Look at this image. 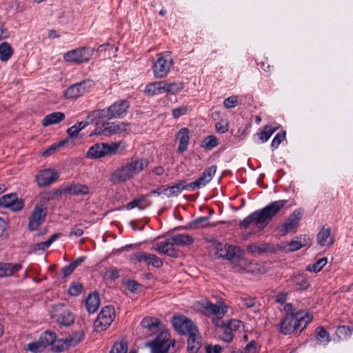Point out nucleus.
<instances>
[{
	"instance_id": "obj_3",
	"label": "nucleus",
	"mask_w": 353,
	"mask_h": 353,
	"mask_svg": "<svg viewBox=\"0 0 353 353\" xmlns=\"http://www.w3.org/2000/svg\"><path fill=\"white\" fill-rule=\"evenodd\" d=\"M192 308L207 317H212V323L216 327H222L221 319L228 312V306L223 301L212 303L208 299L196 301L193 303Z\"/></svg>"
},
{
	"instance_id": "obj_48",
	"label": "nucleus",
	"mask_w": 353,
	"mask_h": 353,
	"mask_svg": "<svg viewBox=\"0 0 353 353\" xmlns=\"http://www.w3.org/2000/svg\"><path fill=\"white\" fill-rule=\"evenodd\" d=\"M150 256V253H147L145 252H139L137 253H134L130 256V261L134 263H142L145 262L147 263L148 260Z\"/></svg>"
},
{
	"instance_id": "obj_54",
	"label": "nucleus",
	"mask_w": 353,
	"mask_h": 353,
	"mask_svg": "<svg viewBox=\"0 0 353 353\" xmlns=\"http://www.w3.org/2000/svg\"><path fill=\"white\" fill-rule=\"evenodd\" d=\"M228 244H219L216 247L214 255L218 259H226L227 256V246Z\"/></svg>"
},
{
	"instance_id": "obj_20",
	"label": "nucleus",
	"mask_w": 353,
	"mask_h": 353,
	"mask_svg": "<svg viewBox=\"0 0 353 353\" xmlns=\"http://www.w3.org/2000/svg\"><path fill=\"white\" fill-rule=\"evenodd\" d=\"M216 171V165H211L207 168L202 174L194 182L190 183L192 190L200 189L202 187L205 186L214 176Z\"/></svg>"
},
{
	"instance_id": "obj_28",
	"label": "nucleus",
	"mask_w": 353,
	"mask_h": 353,
	"mask_svg": "<svg viewBox=\"0 0 353 353\" xmlns=\"http://www.w3.org/2000/svg\"><path fill=\"white\" fill-rule=\"evenodd\" d=\"M165 93L168 95H174L181 92L185 87V83L183 81H170L164 80Z\"/></svg>"
},
{
	"instance_id": "obj_29",
	"label": "nucleus",
	"mask_w": 353,
	"mask_h": 353,
	"mask_svg": "<svg viewBox=\"0 0 353 353\" xmlns=\"http://www.w3.org/2000/svg\"><path fill=\"white\" fill-rule=\"evenodd\" d=\"M177 139L179 141V144L178 147V152L179 153L184 152L189 145L190 136H189V130L187 128H181L177 134Z\"/></svg>"
},
{
	"instance_id": "obj_10",
	"label": "nucleus",
	"mask_w": 353,
	"mask_h": 353,
	"mask_svg": "<svg viewBox=\"0 0 353 353\" xmlns=\"http://www.w3.org/2000/svg\"><path fill=\"white\" fill-rule=\"evenodd\" d=\"M114 317L115 311L114 307L107 305L103 307L94 323V329L97 332L107 330L113 322Z\"/></svg>"
},
{
	"instance_id": "obj_63",
	"label": "nucleus",
	"mask_w": 353,
	"mask_h": 353,
	"mask_svg": "<svg viewBox=\"0 0 353 353\" xmlns=\"http://www.w3.org/2000/svg\"><path fill=\"white\" fill-rule=\"evenodd\" d=\"M261 68L265 72H271L273 70V66L270 65L268 63L267 59H265L264 61L259 63Z\"/></svg>"
},
{
	"instance_id": "obj_55",
	"label": "nucleus",
	"mask_w": 353,
	"mask_h": 353,
	"mask_svg": "<svg viewBox=\"0 0 353 353\" xmlns=\"http://www.w3.org/2000/svg\"><path fill=\"white\" fill-rule=\"evenodd\" d=\"M44 349V345L41 343V341L38 342H32L28 344L27 350L33 352V353H39L41 352Z\"/></svg>"
},
{
	"instance_id": "obj_34",
	"label": "nucleus",
	"mask_w": 353,
	"mask_h": 353,
	"mask_svg": "<svg viewBox=\"0 0 353 353\" xmlns=\"http://www.w3.org/2000/svg\"><path fill=\"white\" fill-rule=\"evenodd\" d=\"M100 305V299L97 293L88 295L85 299V307L89 313H94Z\"/></svg>"
},
{
	"instance_id": "obj_15",
	"label": "nucleus",
	"mask_w": 353,
	"mask_h": 353,
	"mask_svg": "<svg viewBox=\"0 0 353 353\" xmlns=\"http://www.w3.org/2000/svg\"><path fill=\"white\" fill-rule=\"evenodd\" d=\"M129 108L130 103L125 99L115 101L106 108L109 120L123 118L126 116Z\"/></svg>"
},
{
	"instance_id": "obj_16",
	"label": "nucleus",
	"mask_w": 353,
	"mask_h": 353,
	"mask_svg": "<svg viewBox=\"0 0 353 353\" xmlns=\"http://www.w3.org/2000/svg\"><path fill=\"white\" fill-rule=\"evenodd\" d=\"M47 214L46 208L42 205L37 204L29 218L28 228L33 231L37 230L39 225L45 221Z\"/></svg>"
},
{
	"instance_id": "obj_26",
	"label": "nucleus",
	"mask_w": 353,
	"mask_h": 353,
	"mask_svg": "<svg viewBox=\"0 0 353 353\" xmlns=\"http://www.w3.org/2000/svg\"><path fill=\"white\" fill-rule=\"evenodd\" d=\"M227 256L226 260H228L234 265V266L237 269L238 266L240 264V261L243 259L241 256V249L234 245H227Z\"/></svg>"
},
{
	"instance_id": "obj_41",
	"label": "nucleus",
	"mask_w": 353,
	"mask_h": 353,
	"mask_svg": "<svg viewBox=\"0 0 353 353\" xmlns=\"http://www.w3.org/2000/svg\"><path fill=\"white\" fill-rule=\"evenodd\" d=\"M89 125V122L80 121L77 122L74 125L68 128L67 133L68 134L70 138H75L78 136L79 132L84 129L86 126Z\"/></svg>"
},
{
	"instance_id": "obj_6",
	"label": "nucleus",
	"mask_w": 353,
	"mask_h": 353,
	"mask_svg": "<svg viewBox=\"0 0 353 353\" xmlns=\"http://www.w3.org/2000/svg\"><path fill=\"white\" fill-rule=\"evenodd\" d=\"M126 148L127 144L123 141L110 143H97L89 148L87 157L91 159H98L106 156H113L122 153Z\"/></svg>"
},
{
	"instance_id": "obj_57",
	"label": "nucleus",
	"mask_w": 353,
	"mask_h": 353,
	"mask_svg": "<svg viewBox=\"0 0 353 353\" xmlns=\"http://www.w3.org/2000/svg\"><path fill=\"white\" fill-rule=\"evenodd\" d=\"M241 300L243 305L248 308H254L256 305V301L254 297L246 296L241 297Z\"/></svg>"
},
{
	"instance_id": "obj_22",
	"label": "nucleus",
	"mask_w": 353,
	"mask_h": 353,
	"mask_svg": "<svg viewBox=\"0 0 353 353\" xmlns=\"http://www.w3.org/2000/svg\"><path fill=\"white\" fill-rule=\"evenodd\" d=\"M62 192L72 195L85 196L90 194V190L88 185L78 183H71L62 188Z\"/></svg>"
},
{
	"instance_id": "obj_23",
	"label": "nucleus",
	"mask_w": 353,
	"mask_h": 353,
	"mask_svg": "<svg viewBox=\"0 0 353 353\" xmlns=\"http://www.w3.org/2000/svg\"><path fill=\"white\" fill-rule=\"evenodd\" d=\"M89 124H94L96 125L104 123L105 120H109V116L107 109H97L89 112L86 117Z\"/></svg>"
},
{
	"instance_id": "obj_27",
	"label": "nucleus",
	"mask_w": 353,
	"mask_h": 353,
	"mask_svg": "<svg viewBox=\"0 0 353 353\" xmlns=\"http://www.w3.org/2000/svg\"><path fill=\"white\" fill-rule=\"evenodd\" d=\"M143 92L145 95L148 97H153L155 95H159L165 93V85L164 80L159 81H154L148 83L144 90Z\"/></svg>"
},
{
	"instance_id": "obj_18",
	"label": "nucleus",
	"mask_w": 353,
	"mask_h": 353,
	"mask_svg": "<svg viewBox=\"0 0 353 353\" xmlns=\"http://www.w3.org/2000/svg\"><path fill=\"white\" fill-rule=\"evenodd\" d=\"M59 177V173L53 169H45L36 175L37 184L39 187H46L55 182Z\"/></svg>"
},
{
	"instance_id": "obj_36",
	"label": "nucleus",
	"mask_w": 353,
	"mask_h": 353,
	"mask_svg": "<svg viewBox=\"0 0 353 353\" xmlns=\"http://www.w3.org/2000/svg\"><path fill=\"white\" fill-rule=\"evenodd\" d=\"M61 236V233H55L51 236V237L46 241L38 243L32 247V251L37 252L38 251H45L47 250L50 245L54 242L59 237Z\"/></svg>"
},
{
	"instance_id": "obj_44",
	"label": "nucleus",
	"mask_w": 353,
	"mask_h": 353,
	"mask_svg": "<svg viewBox=\"0 0 353 353\" xmlns=\"http://www.w3.org/2000/svg\"><path fill=\"white\" fill-rule=\"evenodd\" d=\"M316 339L320 344L326 345L330 342V334L323 327H319L317 328Z\"/></svg>"
},
{
	"instance_id": "obj_39",
	"label": "nucleus",
	"mask_w": 353,
	"mask_h": 353,
	"mask_svg": "<svg viewBox=\"0 0 353 353\" xmlns=\"http://www.w3.org/2000/svg\"><path fill=\"white\" fill-rule=\"evenodd\" d=\"M278 127H272L271 125H265L263 130L258 132L259 139L265 143L270 138V137L276 131Z\"/></svg>"
},
{
	"instance_id": "obj_45",
	"label": "nucleus",
	"mask_w": 353,
	"mask_h": 353,
	"mask_svg": "<svg viewBox=\"0 0 353 353\" xmlns=\"http://www.w3.org/2000/svg\"><path fill=\"white\" fill-rule=\"evenodd\" d=\"M218 145V139L214 135H209L203 140L202 148L210 150Z\"/></svg>"
},
{
	"instance_id": "obj_50",
	"label": "nucleus",
	"mask_w": 353,
	"mask_h": 353,
	"mask_svg": "<svg viewBox=\"0 0 353 353\" xmlns=\"http://www.w3.org/2000/svg\"><path fill=\"white\" fill-rule=\"evenodd\" d=\"M283 310L286 313L285 315L301 316L305 314L303 311L294 308L292 303L285 304Z\"/></svg>"
},
{
	"instance_id": "obj_42",
	"label": "nucleus",
	"mask_w": 353,
	"mask_h": 353,
	"mask_svg": "<svg viewBox=\"0 0 353 353\" xmlns=\"http://www.w3.org/2000/svg\"><path fill=\"white\" fill-rule=\"evenodd\" d=\"M70 347H74L79 344L84 339V333L83 331H77L65 338Z\"/></svg>"
},
{
	"instance_id": "obj_19",
	"label": "nucleus",
	"mask_w": 353,
	"mask_h": 353,
	"mask_svg": "<svg viewBox=\"0 0 353 353\" xmlns=\"http://www.w3.org/2000/svg\"><path fill=\"white\" fill-rule=\"evenodd\" d=\"M236 271L245 272L254 275L263 274L266 272V268L263 265L257 263H252L249 260L243 258Z\"/></svg>"
},
{
	"instance_id": "obj_37",
	"label": "nucleus",
	"mask_w": 353,
	"mask_h": 353,
	"mask_svg": "<svg viewBox=\"0 0 353 353\" xmlns=\"http://www.w3.org/2000/svg\"><path fill=\"white\" fill-rule=\"evenodd\" d=\"M13 49L8 42H3L0 44V60L6 62L12 57Z\"/></svg>"
},
{
	"instance_id": "obj_25",
	"label": "nucleus",
	"mask_w": 353,
	"mask_h": 353,
	"mask_svg": "<svg viewBox=\"0 0 353 353\" xmlns=\"http://www.w3.org/2000/svg\"><path fill=\"white\" fill-rule=\"evenodd\" d=\"M21 268V263L0 262V278L12 276Z\"/></svg>"
},
{
	"instance_id": "obj_8",
	"label": "nucleus",
	"mask_w": 353,
	"mask_h": 353,
	"mask_svg": "<svg viewBox=\"0 0 353 353\" xmlns=\"http://www.w3.org/2000/svg\"><path fill=\"white\" fill-rule=\"evenodd\" d=\"M50 318L61 325L69 326L74 323V317L65 304L59 303L52 306Z\"/></svg>"
},
{
	"instance_id": "obj_30",
	"label": "nucleus",
	"mask_w": 353,
	"mask_h": 353,
	"mask_svg": "<svg viewBox=\"0 0 353 353\" xmlns=\"http://www.w3.org/2000/svg\"><path fill=\"white\" fill-rule=\"evenodd\" d=\"M65 117L63 112H55L51 114H47L41 121L43 126L46 127L48 125L57 124L65 119Z\"/></svg>"
},
{
	"instance_id": "obj_43",
	"label": "nucleus",
	"mask_w": 353,
	"mask_h": 353,
	"mask_svg": "<svg viewBox=\"0 0 353 353\" xmlns=\"http://www.w3.org/2000/svg\"><path fill=\"white\" fill-rule=\"evenodd\" d=\"M128 344L126 341L116 342L112 347L110 353H128ZM130 353H137L136 351H130Z\"/></svg>"
},
{
	"instance_id": "obj_17",
	"label": "nucleus",
	"mask_w": 353,
	"mask_h": 353,
	"mask_svg": "<svg viewBox=\"0 0 353 353\" xmlns=\"http://www.w3.org/2000/svg\"><path fill=\"white\" fill-rule=\"evenodd\" d=\"M24 203L16 194H8L0 198V206L17 212L23 208Z\"/></svg>"
},
{
	"instance_id": "obj_32",
	"label": "nucleus",
	"mask_w": 353,
	"mask_h": 353,
	"mask_svg": "<svg viewBox=\"0 0 353 353\" xmlns=\"http://www.w3.org/2000/svg\"><path fill=\"white\" fill-rule=\"evenodd\" d=\"M307 245L306 236H297L295 240L287 242L283 248L289 252H294L300 250Z\"/></svg>"
},
{
	"instance_id": "obj_56",
	"label": "nucleus",
	"mask_w": 353,
	"mask_h": 353,
	"mask_svg": "<svg viewBox=\"0 0 353 353\" xmlns=\"http://www.w3.org/2000/svg\"><path fill=\"white\" fill-rule=\"evenodd\" d=\"M83 290V285L79 283H74L70 285L68 289V293L71 296H77L79 295Z\"/></svg>"
},
{
	"instance_id": "obj_11",
	"label": "nucleus",
	"mask_w": 353,
	"mask_h": 353,
	"mask_svg": "<svg viewBox=\"0 0 353 353\" xmlns=\"http://www.w3.org/2000/svg\"><path fill=\"white\" fill-rule=\"evenodd\" d=\"M94 49L82 47L70 50L64 54L63 59L67 62L82 63L88 62L94 53Z\"/></svg>"
},
{
	"instance_id": "obj_62",
	"label": "nucleus",
	"mask_w": 353,
	"mask_h": 353,
	"mask_svg": "<svg viewBox=\"0 0 353 353\" xmlns=\"http://www.w3.org/2000/svg\"><path fill=\"white\" fill-rule=\"evenodd\" d=\"M221 327H223V335L222 336V340L225 342L230 343L233 339V334L232 330L227 326H224L223 322Z\"/></svg>"
},
{
	"instance_id": "obj_35",
	"label": "nucleus",
	"mask_w": 353,
	"mask_h": 353,
	"mask_svg": "<svg viewBox=\"0 0 353 353\" xmlns=\"http://www.w3.org/2000/svg\"><path fill=\"white\" fill-rule=\"evenodd\" d=\"M150 202L147 200V197L145 196H143L128 203L126 205V209L130 210L135 208H138L140 210H143L150 206Z\"/></svg>"
},
{
	"instance_id": "obj_13",
	"label": "nucleus",
	"mask_w": 353,
	"mask_h": 353,
	"mask_svg": "<svg viewBox=\"0 0 353 353\" xmlns=\"http://www.w3.org/2000/svg\"><path fill=\"white\" fill-rule=\"evenodd\" d=\"M302 216L301 209L294 210L288 216L285 222L279 227L278 230L281 236L295 231Z\"/></svg>"
},
{
	"instance_id": "obj_47",
	"label": "nucleus",
	"mask_w": 353,
	"mask_h": 353,
	"mask_svg": "<svg viewBox=\"0 0 353 353\" xmlns=\"http://www.w3.org/2000/svg\"><path fill=\"white\" fill-rule=\"evenodd\" d=\"M70 347L68 345V341L66 339H58L54 341L52 346V350L57 352H63L69 349Z\"/></svg>"
},
{
	"instance_id": "obj_58",
	"label": "nucleus",
	"mask_w": 353,
	"mask_h": 353,
	"mask_svg": "<svg viewBox=\"0 0 353 353\" xmlns=\"http://www.w3.org/2000/svg\"><path fill=\"white\" fill-rule=\"evenodd\" d=\"M223 105L226 108H233L238 105V97L232 96L225 99Z\"/></svg>"
},
{
	"instance_id": "obj_46",
	"label": "nucleus",
	"mask_w": 353,
	"mask_h": 353,
	"mask_svg": "<svg viewBox=\"0 0 353 353\" xmlns=\"http://www.w3.org/2000/svg\"><path fill=\"white\" fill-rule=\"evenodd\" d=\"M55 339V333L50 331L45 332L40 337V341L42 344H43L44 347L49 345H51L52 346Z\"/></svg>"
},
{
	"instance_id": "obj_38",
	"label": "nucleus",
	"mask_w": 353,
	"mask_h": 353,
	"mask_svg": "<svg viewBox=\"0 0 353 353\" xmlns=\"http://www.w3.org/2000/svg\"><path fill=\"white\" fill-rule=\"evenodd\" d=\"M292 281L299 290H305L310 287L307 278L304 274H297L292 278Z\"/></svg>"
},
{
	"instance_id": "obj_64",
	"label": "nucleus",
	"mask_w": 353,
	"mask_h": 353,
	"mask_svg": "<svg viewBox=\"0 0 353 353\" xmlns=\"http://www.w3.org/2000/svg\"><path fill=\"white\" fill-rule=\"evenodd\" d=\"M241 325V321L236 319L230 320L227 324V327L230 328L231 330L232 329H234V330H236L240 328Z\"/></svg>"
},
{
	"instance_id": "obj_24",
	"label": "nucleus",
	"mask_w": 353,
	"mask_h": 353,
	"mask_svg": "<svg viewBox=\"0 0 353 353\" xmlns=\"http://www.w3.org/2000/svg\"><path fill=\"white\" fill-rule=\"evenodd\" d=\"M174 246V245L170 237L165 241L157 243L154 246V250L159 253L167 254L171 257H176L178 252Z\"/></svg>"
},
{
	"instance_id": "obj_12",
	"label": "nucleus",
	"mask_w": 353,
	"mask_h": 353,
	"mask_svg": "<svg viewBox=\"0 0 353 353\" xmlns=\"http://www.w3.org/2000/svg\"><path fill=\"white\" fill-rule=\"evenodd\" d=\"M171 322L174 330L183 335H189L193 332L196 333L199 330L194 322L184 315L173 316Z\"/></svg>"
},
{
	"instance_id": "obj_14",
	"label": "nucleus",
	"mask_w": 353,
	"mask_h": 353,
	"mask_svg": "<svg viewBox=\"0 0 353 353\" xmlns=\"http://www.w3.org/2000/svg\"><path fill=\"white\" fill-rule=\"evenodd\" d=\"M93 85V81L90 79L75 83L65 90V97L68 99L79 98L88 92Z\"/></svg>"
},
{
	"instance_id": "obj_1",
	"label": "nucleus",
	"mask_w": 353,
	"mask_h": 353,
	"mask_svg": "<svg viewBox=\"0 0 353 353\" xmlns=\"http://www.w3.org/2000/svg\"><path fill=\"white\" fill-rule=\"evenodd\" d=\"M141 325L151 334L158 333L155 339L145 343L146 347L151 348L152 353H168L170 347L174 346V340H171L169 331L165 329L157 318L144 317L141 321Z\"/></svg>"
},
{
	"instance_id": "obj_21",
	"label": "nucleus",
	"mask_w": 353,
	"mask_h": 353,
	"mask_svg": "<svg viewBox=\"0 0 353 353\" xmlns=\"http://www.w3.org/2000/svg\"><path fill=\"white\" fill-rule=\"evenodd\" d=\"M317 243L323 248H330L334 243V236L330 227L323 226L316 235Z\"/></svg>"
},
{
	"instance_id": "obj_52",
	"label": "nucleus",
	"mask_w": 353,
	"mask_h": 353,
	"mask_svg": "<svg viewBox=\"0 0 353 353\" xmlns=\"http://www.w3.org/2000/svg\"><path fill=\"white\" fill-rule=\"evenodd\" d=\"M285 138V132L282 131L276 134L271 143V147L273 150H275L279 148L281 143Z\"/></svg>"
},
{
	"instance_id": "obj_5",
	"label": "nucleus",
	"mask_w": 353,
	"mask_h": 353,
	"mask_svg": "<svg viewBox=\"0 0 353 353\" xmlns=\"http://www.w3.org/2000/svg\"><path fill=\"white\" fill-rule=\"evenodd\" d=\"M312 320V314L308 312L301 316L285 315L279 323V330L284 335L299 334Z\"/></svg>"
},
{
	"instance_id": "obj_9",
	"label": "nucleus",
	"mask_w": 353,
	"mask_h": 353,
	"mask_svg": "<svg viewBox=\"0 0 353 353\" xmlns=\"http://www.w3.org/2000/svg\"><path fill=\"white\" fill-rule=\"evenodd\" d=\"M130 130V124L128 122H106L103 123V129L94 130L90 134V136L120 134L128 133Z\"/></svg>"
},
{
	"instance_id": "obj_4",
	"label": "nucleus",
	"mask_w": 353,
	"mask_h": 353,
	"mask_svg": "<svg viewBox=\"0 0 353 353\" xmlns=\"http://www.w3.org/2000/svg\"><path fill=\"white\" fill-rule=\"evenodd\" d=\"M148 165V161L144 159H134L116 169L110 175L109 180L114 184H121L132 179Z\"/></svg>"
},
{
	"instance_id": "obj_33",
	"label": "nucleus",
	"mask_w": 353,
	"mask_h": 353,
	"mask_svg": "<svg viewBox=\"0 0 353 353\" xmlns=\"http://www.w3.org/2000/svg\"><path fill=\"white\" fill-rule=\"evenodd\" d=\"M188 336V350L190 353H196L201 347L200 336L199 331L193 332Z\"/></svg>"
},
{
	"instance_id": "obj_59",
	"label": "nucleus",
	"mask_w": 353,
	"mask_h": 353,
	"mask_svg": "<svg viewBox=\"0 0 353 353\" xmlns=\"http://www.w3.org/2000/svg\"><path fill=\"white\" fill-rule=\"evenodd\" d=\"M168 191L169 192L167 194L168 197L176 196L181 192L176 184L163 189V192H165V193Z\"/></svg>"
},
{
	"instance_id": "obj_7",
	"label": "nucleus",
	"mask_w": 353,
	"mask_h": 353,
	"mask_svg": "<svg viewBox=\"0 0 353 353\" xmlns=\"http://www.w3.org/2000/svg\"><path fill=\"white\" fill-rule=\"evenodd\" d=\"M173 66L174 61L170 52L159 53L152 65L153 75L157 79H163L168 75Z\"/></svg>"
},
{
	"instance_id": "obj_53",
	"label": "nucleus",
	"mask_w": 353,
	"mask_h": 353,
	"mask_svg": "<svg viewBox=\"0 0 353 353\" xmlns=\"http://www.w3.org/2000/svg\"><path fill=\"white\" fill-rule=\"evenodd\" d=\"M148 265H152L157 268H160L162 267L163 262L161 259L159 258L154 254H150L149 259L146 263Z\"/></svg>"
},
{
	"instance_id": "obj_2",
	"label": "nucleus",
	"mask_w": 353,
	"mask_h": 353,
	"mask_svg": "<svg viewBox=\"0 0 353 353\" xmlns=\"http://www.w3.org/2000/svg\"><path fill=\"white\" fill-rule=\"evenodd\" d=\"M288 203V200H278L270 203L261 210H258L246 216L239 223V228L247 229L253 224L259 230H263L270 223L273 217Z\"/></svg>"
},
{
	"instance_id": "obj_40",
	"label": "nucleus",
	"mask_w": 353,
	"mask_h": 353,
	"mask_svg": "<svg viewBox=\"0 0 353 353\" xmlns=\"http://www.w3.org/2000/svg\"><path fill=\"white\" fill-rule=\"evenodd\" d=\"M327 263V258L323 257L316 261L312 265H308L305 268V270L310 272L317 273L319 272Z\"/></svg>"
},
{
	"instance_id": "obj_31",
	"label": "nucleus",
	"mask_w": 353,
	"mask_h": 353,
	"mask_svg": "<svg viewBox=\"0 0 353 353\" xmlns=\"http://www.w3.org/2000/svg\"><path fill=\"white\" fill-rule=\"evenodd\" d=\"M171 240L174 245L188 246L192 245L194 239L188 234H179L171 236Z\"/></svg>"
},
{
	"instance_id": "obj_60",
	"label": "nucleus",
	"mask_w": 353,
	"mask_h": 353,
	"mask_svg": "<svg viewBox=\"0 0 353 353\" xmlns=\"http://www.w3.org/2000/svg\"><path fill=\"white\" fill-rule=\"evenodd\" d=\"M350 334V328L345 325L338 327L336 330V335L339 339L345 338Z\"/></svg>"
},
{
	"instance_id": "obj_49",
	"label": "nucleus",
	"mask_w": 353,
	"mask_h": 353,
	"mask_svg": "<svg viewBox=\"0 0 353 353\" xmlns=\"http://www.w3.org/2000/svg\"><path fill=\"white\" fill-rule=\"evenodd\" d=\"M202 227L204 228H208L216 226L215 223H210L208 222V218L207 216H200L196 219L194 221L190 223L191 228H194L196 225L202 224Z\"/></svg>"
},
{
	"instance_id": "obj_61",
	"label": "nucleus",
	"mask_w": 353,
	"mask_h": 353,
	"mask_svg": "<svg viewBox=\"0 0 353 353\" xmlns=\"http://www.w3.org/2000/svg\"><path fill=\"white\" fill-rule=\"evenodd\" d=\"M216 130L219 133H225L228 131V123L225 120H221L216 123Z\"/></svg>"
},
{
	"instance_id": "obj_51",
	"label": "nucleus",
	"mask_w": 353,
	"mask_h": 353,
	"mask_svg": "<svg viewBox=\"0 0 353 353\" xmlns=\"http://www.w3.org/2000/svg\"><path fill=\"white\" fill-rule=\"evenodd\" d=\"M190 111V108L188 105H181L172 110V117L175 119H179L180 117L185 115Z\"/></svg>"
}]
</instances>
